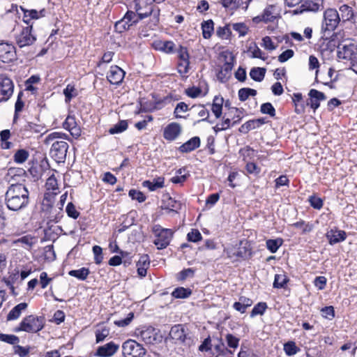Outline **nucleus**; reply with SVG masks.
Returning <instances> with one entry per match:
<instances>
[{"mask_svg": "<svg viewBox=\"0 0 357 357\" xmlns=\"http://www.w3.org/2000/svg\"><path fill=\"white\" fill-rule=\"evenodd\" d=\"M29 192L22 184H13L5 194V203L7 208L13 211L25 208L29 204Z\"/></svg>", "mask_w": 357, "mask_h": 357, "instance_id": "f257e3e1", "label": "nucleus"}, {"mask_svg": "<svg viewBox=\"0 0 357 357\" xmlns=\"http://www.w3.org/2000/svg\"><path fill=\"white\" fill-rule=\"evenodd\" d=\"M134 9L135 11L128 10L123 17L116 22L114 27L116 31L122 33L128 30L130 26L136 25L140 20L149 17L153 13L151 7H147L146 12H142L143 6L140 5L139 0L136 1Z\"/></svg>", "mask_w": 357, "mask_h": 357, "instance_id": "f03ea898", "label": "nucleus"}, {"mask_svg": "<svg viewBox=\"0 0 357 357\" xmlns=\"http://www.w3.org/2000/svg\"><path fill=\"white\" fill-rule=\"evenodd\" d=\"M66 137L64 133L54 132L49 134L45 139V144L52 143L50 155L58 163L64 162L66 158L68 144L63 140Z\"/></svg>", "mask_w": 357, "mask_h": 357, "instance_id": "7ed1b4c3", "label": "nucleus"}, {"mask_svg": "<svg viewBox=\"0 0 357 357\" xmlns=\"http://www.w3.org/2000/svg\"><path fill=\"white\" fill-rule=\"evenodd\" d=\"M44 317H38L33 314L23 318L19 326L13 329V331L18 333L24 331L26 333H38L44 328Z\"/></svg>", "mask_w": 357, "mask_h": 357, "instance_id": "20e7f679", "label": "nucleus"}, {"mask_svg": "<svg viewBox=\"0 0 357 357\" xmlns=\"http://www.w3.org/2000/svg\"><path fill=\"white\" fill-rule=\"evenodd\" d=\"M152 231L155 236L153 243L158 250L167 248L173 236V231L170 229L162 228L159 225L153 227Z\"/></svg>", "mask_w": 357, "mask_h": 357, "instance_id": "39448f33", "label": "nucleus"}, {"mask_svg": "<svg viewBox=\"0 0 357 357\" xmlns=\"http://www.w3.org/2000/svg\"><path fill=\"white\" fill-rule=\"evenodd\" d=\"M341 22L338 11L335 8H328L324 13V20L322 22V31L331 32L334 31Z\"/></svg>", "mask_w": 357, "mask_h": 357, "instance_id": "423d86ee", "label": "nucleus"}, {"mask_svg": "<svg viewBox=\"0 0 357 357\" xmlns=\"http://www.w3.org/2000/svg\"><path fill=\"white\" fill-rule=\"evenodd\" d=\"M36 39V35L33 33V25L23 27L20 33L15 35V42L20 48L32 45Z\"/></svg>", "mask_w": 357, "mask_h": 357, "instance_id": "0eeeda50", "label": "nucleus"}, {"mask_svg": "<svg viewBox=\"0 0 357 357\" xmlns=\"http://www.w3.org/2000/svg\"><path fill=\"white\" fill-rule=\"evenodd\" d=\"M146 352L142 345L133 340H126L122 345L124 357H144Z\"/></svg>", "mask_w": 357, "mask_h": 357, "instance_id": "6e6552de", "label": "nucleus"}, {"mask_svg": "<svg viewBox=\"0 0 357 357\" xmlns=\"http://www.w3.org/2000/svg\"><path fill=\"white\" fill-rule=\"evenodd\" d=\"M17 59L16 50L13 45L8 43H0V61L10 63Z\"/></svg>", "mask_w": 357, "mask_h": 357, "instance_id": "1a4fd4ad", "label": "nucleus"}, {"mask_svg": "<svg viewBox=\"0 0 357 357\" xmlns=\"http://www.w3.org/2000/svg\"><path fill=\"white\" fill-rule=\"evenodd\" d=\"M136 333L141 340L147 344H153L160 341L158 333L152 326H149L142 330L138 329Z\"/></svg>", "mask_w": 357, "mask_h": 357, "instance_id": "9d476101", "label": "nucleus"}, {"mask_svg": "<svg viewBox=\"0 0 357 357\" xmlns=\"http://www.w3.org/2000/svg\"><path fill=\"white\" fill-rule=\"evenodd\" d=\"M182 132V126L181 124L176 122H172L169 123L163 130V137L167 141H174L176 140Z\"/></svg>", "mask_w": 357, "mask_h": 357, "instance_id": "9b49d317", "label": "nucleus"}, {"mask_svg": "<svg viewBox=\"0 0 357 357\" xmlns=\"http://www.w3.org/2000/svg\"><path fill=\"white\" fill-rule=\"evenodd\" d=\"M308 96L309 99L307 100L306 105H310L314 111L319 107L320 101H323L326 99V96L323 92L314 89L310 90Z\"/></svg>", "mask_w": 357, "mask_h": 357, "instance_id": "f8f14e48", "label": "nucleus"}, {"mask_svg": "<svg viewBox=\"0 0 357 357\" xmlns=\"http://www.w3.org/2000/svg\"><path fill=\"white\" fill-rule=\"evenodd\" d=\"M234 57L230 56L229 60H226L225 63L222 66L220 70L217 74L218 79L222 82L225 83L231 77V72L234 66Z\"/></svg>", "mask_w": 357, "mask_h": 357, "instance_id": "ddd939ff", "label": "nucleus"}, {"mask_svg": "<svg viewBox=\"0 0 357 357\" xmlns=\"http://www.w3.org/2000/svg\"><path fill=\"white\" fill-rule=\"evenodd\" d=\"M356 47L354 44H339L337 46V57L341 59L350 60L355 54Z\"/></svg>", "mask_w": 357, "mask_h": 357, "instance_id": "4468645a", "label": "nucleus"}, {"mask_svg": "<svg viewBox=\"0 0 357 357\" xmlns=\"http://www.w3.org/2000/svg\"><path fill=\"white\" fill-rule=\"evenodd\" d=\"M125 77V72L117 66H111L107 79L112 84H120Z\"/></svg>", "mask_w": 357, "mask_h": 357, "instance_id": "2eb2a0df", "label": "nucleus"}, {"mask_svg": "<svg viewBox=\"0 0 357 357\" xmlns=\"http://www.w3.org/2000/svg\"><path fill=\"white\" fill-rule=\"evenodd\" d=\"M161 208L168 213L176 214L181 209V204L167 195L163 196Z\"/></svg>", "mask_w": 357, "mask_h": 357, "instance_id": "dca6fc26", "label": "nucleus"}, {"mask_svg": "<svg viewBox=\"0 0 357 357\" xmlns=\"http://www.w3.org/2000/svg\"><path fill=\"white\" fill-rule=\"evenodd\" d=\"M119 345L114 342H108L99 347L95 354V356L100 357H109L113 356L119 349Z\"/></svg>", "mask_w": 357, "mask_h": 357, "instance_id": "f3484780", "label": "nucleus"}, {"mask_svg": "<svg viewBox=\"0 0 357 357\" xmlns=\"http://www.w3.org/2000/svg\"><path fill=\"white\" fill-rule=\"evenodd\" d=\"M13 83L8 77H2L0 81V93L3 96L1 98L7 100L13 92Z\"/></svg>", "mask_w": 357, "mask_h": 357, "instance_id": "a211bd4d", "label": "nucleus"}, {"mask_svg": "<svg viewBox=\"0 0 357 357\" xmlns=\"http://www.w3.org/2000/svg\"><path fill=\"white\" fill-rule=\"evenodd\" d=\"M63 126L66 130H68L73 137H78L80 136L81 130L74 116H68L63 122Z\"/></svg>", "mask_w": 357, "mask_h": 357, "instance_id": "6ab92c4d", "label": "nucleus"}, {"mask_svg": "<svg viewBox=\"0 0 357 357\" xmlns=\"http://www.w3.org/2000/svg\"><path fill=\"white\" fill-rule=\"evenodd\" d=\"M339 11L340 13L341 22L343 23L348 21L356 22V15L351 6L347 4L342 5L339 8Z\"/></svg>", "mask_w": 357, "mask_h": 357, "instance_id": "aec40b11", "label": "nucleus"}, {"mask_svg": "<svg viewBox=\"0 0 357 357\" xmlns=\"http://www.w3.org/2000/svg\"><path fill=\"white\" fill-rule=\"evenodd\" d=\"M330 245H334L340 242L344 241L347 238V234L342 230H331L326 235Z\"/></svg>", "mask_w": 357, "mask_h": 357, "instance_id": "412c9836", "label": "nucleus"}, {"mask_svg": "<svg viewBox=\"0 0 357 357\" xmlns=\"http://www.w3.org/2000/svg\"><path fill=\"white\" fill-rule=\"evenodd\" d=\"M200 146V139L199 137H193L179 146L178 151L181 153L191 152Z\"/></svg>", "mask_w": 357, "mask_h": 357, "instance_id": "4be33fe9", "label": "nucleus"}, {"mask_svg": "<svg viewBox=\"0 0 357 357\" xmlns=\"http://www.w3.org/2000/svg\"><path fill=\"white\" fill-rule=\"evenodd\" d=\"M169 336L173 340L183 342L185 339V333L184 328L181 324H177L172 327Z\"/></svg>", "mask_w": 357, "mask_h": 357, "instance_id": "5701e85b", "label": "nucleus"}, {"mask_svg": "<svg viewBox=\"0 0 357 357\" xmlns=\"http://www.w3.org/2000/svg\"><path fill=\"white\" fill-rule=\"evenodd\" d=\"M262 15L263 22L267 23L273 22L277 16L279 15L276 6L274 5H269L264 10Z\"/></svg>", "mask_w": 357, "mask_h": 357, "instance_id": "b1692460", "label": "nucleus"}, {"mask_svg": "<svg viewBox=\"0 0 357 357\" xmlns=\"http://www.w3.org/2000/svg\"><path fill=\"white\" fill-rule=\"evenodd\" d=\"M26 303H20L15 305L8 314L7 315V321H13L17 319L22 311L25 310L27 308Z\"/></svg>", "mask_w": 357, "mask_h": 357, "instance_id": "393cba45", "label": "nucleus"}, {"mask_svg": "<svg viewBox=\"0 0 357 357\" xmlns=\"http://www.w3.org/2000/svg\"><path fill=\"white\" fill-rule=\"evenodd\" d=\"M165 178L160 176L154 178L152 181L146 180L142 183L144 188H147L150 191H155L158 188L164 187Z\"/></svg>", "mask_w": 357, "mask_h": 357, "instance_id": "a878e982", "label": "nucleus"}, {"mask_svg": "<svg viewBox=\"0 0 357 357\" xmlns=\"http://www.w3.org/2000/svg\"><path fill=\"white\" fill-rule=\"evenodd\" d=\"M266 72L264 68L254 67L250 71V76L255 82H260L264 79Z\"/></svg>", "mask_w": 357, "mask_h": 357, "instance_id": "bb28decb", "label": "nucleus"}, {"mask_svg": "<svg viewBox=\"0 0 357 357\" xmlns=\"http://www.w3.org/2000/svg\"><path fill=\"white\" fill-rule=\"evenodd\" d=\"M223 98L215 96L211 105L212 112L216 118H220L222 115Z\"/></svg>", "mask_w": 357, "mask_h": 357, "instance_id": "cd10ccee", "label": "nucleus"}, {"mask_svg": "<svg viewBox=\"0 0 357 357\" xmlns=\"http://www.w3.org/2000/svg\"><path fill=\"white\" fill-rule=\"evenodd\" d=\"M190 109H194L197 112V114L199 117L202 119L199 121H197V123H199L201 121H208V119L209 117V112L208 109H206L204 105H192L190 108ZM209 122V121H208ZM211 123L212 122L210 121Z\"/></svg>", "mask_w": 357, "mask_h": 357, "instance_id": "c85d7f7f", "label": "nucleus"}, {"mask_svg": "<svg viewBox=\"0 0 357 357\" xmlns=\"http://www.w3.org/2000/svg\"><path fill=\"white\" fill-rule=\"evenodd\" d=\"M213 22L211 20H208L206 21H204L202 24V35L205 39H208L211 38L214 28H213Z\"/></svg>", "mask_w": 357, "mask_h": 357, "instance_id": "c756f323", "label": "nucleus"}, {"mask_svg": "<svg viewBox=\"0 0 357 357\" xmlns=\"http://www.w3.org/2000/svg\"><path fill=\"white\" fill-rule=\"evenodd\" d=\"M90 273L88 268H81L77 270H71L68 272V275L77 278L79 280H85Z\"/></svg>", "mask_w": 357, "mask_h": 357, "instance_id": "7c9ffc66", "label": "nucleus"}, {"mask_svg": "<svg viewBox=\"0 0 357 357\" xmlns=\"http://www.w3.org/2000/svg\"><path fill=\"white\" fill-rule=\"evenodd\" d=\"M155 48L165 53L172 54L174 52L175 44L172 41H160Z\"/></svg>", "mask_w": 357, "mask_h": 357, "instance_id": "2f4dec72", "label": "nucleus"}, {"mask_svg": "<svg viewBox=\"0 0 357 357\" xmlns=\"http://www.w3.org/2000/svg\"><path fill=\"white\" fill-rule=\"evenodd\" d=\"M218 344L214 345V350L215 353H213V355H215V357L219 356H227L228 354H231L232 351L229 350L225 347L224 342L222 339H218Z\"/></svg>", "mask_w": 357, "mask_h": 357, "instance_id": "473e14b6", "label": "nucleus"}, {"mask_svg": "<svg viewBox=\"0 0 357 357\" xmlns=\"http://www.w3.org/2000/svg\"><path fill=\"white\" fill-rule=\"evenodd\" d=\"M283 349L288 356H292L298 353L301 350L294 341H288L284 343Z\"/></svg>", "mask_w": 357, "mask_h": 357, "instance_id": "72a5a7b5", "label": "nucleus"}, {"mask_svg": "<svg viewBox=\"0 0 357 357\" xmlns=\"http://www.w3.org/2000/svg\"><path fill=\"white\" fill-rule=\"evenodd\" d=\"M256 95L257 91L250 88H242L238 92V98L242 102L247 100L250 96H255Z\"/></svg>", "mask_w": 357, "mask_h": 357, "instance_id": "f704fd0d", "label": "nucleus"}, {"mask_svg": "<svg viewBox=\"0 0 357 357\" xmlns=\"http://www.w3.org/2000/svg\"><path fill=\"white\" fill-rule=\"evenodd\" d=\"M128 128V122L126 120H121L114 126L109 128V132L111 135L121 133Z\"/></svg>", "mask_w": 357, "mask_h": 357, "instance_id": "c9c22d12", "label": "nucleus"}, {"mask_svg": "<svg viewBox=\"0 0 357 357\" xmlns=\"http://www.w3.org/2000/svg\"><path fill=\"white\" fill-rule=\"evenodd\" d=\"M29 153L25 149L17 150L13 155L15 162L17 164L24 163L29 158Z\"/></svg>", "mask_w": 357, "mask_h": 357, "instance_id": "e433bc0d", "label": "nucleus"}, {"mask_svg": "<svg viewBox=\"0 0 357 357\" xmlns=\"http://www.w3.org/2000/svg\"><path fill=\"white\" fill-rule=\"evenodd\" d=\"M282 244V240L281 238L266 241V248L271 253H275Z\"/></svg>", "mask_w": 357, "mask_h": 357, "instance_id": "4c0bfd02", "label": "nucleus"}, {"mask_svg": "<svg viewBox=\"0 0 357 357\" xmlns=\"http://www.w3.org/2000/svg\"><path fill=\"white\" fill-rule=\"evenodd\" d=\"M178 57L180 61H183V64H185V66L187 65H190V56L188 52V50L185 47H183L181 45L179 46V48L177 50Z\"/></svg>", "mask_w": 357, "mask_h": 357, "instance_id": "58836bf2", "label": "nucleus"}, {"mask_svg": "<svg viewBox=\"0 0 357 357\" xmlns=\"http://www.w3.org/2000/svg\"><path fill=\"white\" fill-rule=\"evenodd\" d=\"M191 293L192 291L189 289H185L184 287H177L173 291L172 295L176 298H188L191 294Z\"/></svg>", "mask_w": 357, "mask_h": 357, "instance_id": "ea45409f", "label": "nucleus"}, {"mask_svg": "<svg viewBox=\"0 0 357 357\" xmlns=\"http://www.w3.org/2000/svg\"><path fill=\"white\" fill-rule=\"evenodd\" d=\"M288 278L285 275L283 274H276L275 275V280L273 282V287L274 288H284V285L288 282Z\"/></svg>", "mask_w": 357, "mask_h": 357, "instance_id": "a19ab883", "label": "nucleus"}, {"mask_svg": "<svg viewBox=\"0 0 357 357\" xmlns=\"http://www.w3.org/2000/svg\"><path fill=\"white\" fill-rule=\"evenodd\" d=\"M267 308V305L264 302L258 303L250 312V317L252 318L257 315H262Z\"/></svg>", "mask_w": 357, "mask_h": 357, "instance_id": "79ce46f5", "label": "nucleus"}, {"mask_svg": "<svg viewBox=\"0 0 357 357\" xmlns=\"http://www.w3.org/2000/svg\"><path fill=\"white\" fill-rule=\"evenodd\" d=\"M0 341L12 344L14 347L15 344L19 343L20 339L15 335L0 333Z\"/></svg>", "mask_w": 357, "mask_h": 357, "instance_id": "37998d69", "label": "nucleus"}, {"mask_svg": "<svg viewBox=\"0 0 357 357\" xmlns=\"http://www.w3.org/2000/svg\"><path fill=\"white\" fill-rule=\"evenodd\" d=\"M319 66H320V64H319L318 59L314 55H310L309 57V69L310 70L316 69V72H315V82H319L317 76H318Z\"/></svg>", "mask_w": 357, "mask_h": 357, "instance_id": "c03bdc74", "label": "nucleus"}, {"mask_svg": "<svg viewBox=\"0 0 357 357\" xmlns=\"http://www.w3.org/2000/svg\"><path fill=\"white\" fill-rule=\"evenodd\" d=\"M241 245H242V243H241ZM232 255L238 258L245 259L250 255V251L246 246L240 245L233 252Z\"/></svg>", "mask_w": 357, "mask_h": 357, "instance_id": "a18cd8bd", "label": "nucleus"}, {"mask_svg": "<svg viewBox=\"0 0 357 357\" xmlns=\"http://www.w3.org/2000/svg\"><path fill=\"white\" fill-rule=\"evenodd\" d=\"M302 11H312L316 12L319 10L320 5L318 3L312 1H305L301 6Z\"/></svg>", "mask_w": 357, "mask_h": 357, "instance_id": "49530a36", "label": "nucleus"}, {"mask_svg": "<svg viewBox=\"0 0 357 357\" xmlns=\"http://www.w3.org/2000/svg\"><path fill=\"white\" fill-rule=\"evenodd\" d=\"M257 126L254 119L249 120L243 123L240 128L239 131L243 133H248L249 131L257 128Z\"/></svg>", "mask_w": 357, "mask_h": 357, "instance_id": "de8ad7c7", "label": "nucleus"}, {"mask_svg": "<svg viewBox=\"0 0 357 357\" xmlns=\"http://www.w3.org/2000/svg\"><path fill=\"white\" fill-rule=\"evenodd\" d=\"M260 112L262 114L270 115L271 117L275 116V109L270 102L263 103L260 107Z\"/></svg>", "mask_w": 357, "mask_h": 357, "instance_id": "09e8293b", "label": "nucleus"}, {"mask_svg": "<svg viewBox=\"0 0 357 357\" xmlns=\"http://www.w3.org/2000/svg\"><path fill=\"white\" fill-rule=\"evenodd\" d=\"M14 354L18 355L20 357H26L30 351V347H24L17 344L13 347Z\"/></svg>", "mask_w": 357, "mask_h": 357, "instance_id": "8fccbe9b", "label": "nucleus"}, {"mask_svg": "<svg viewBox=\"0 0 357 357\" xmlns=\"http://www.w3.org/2000/svg\"><path fill=\"white\" fill-rule=\"evenodd\" d=\"M202 234L198 229H192L187 235V239L190 242H198L202 240Z\"/></svg>", "mask_w": 357, "mask_h": 357, "instance_id": "3c124183", "label": "nucleus"}, {"mask_svg": "<svg viewBox=\"0 0 357 357\" xmlns=\"http://www.w3.org/2000/svg\"><path fill=\"white\" fill-rule=\"evenodd\" d=\"M94 255V261L96 264L102 263L103 259L102 249L99 245H94L92 248Z\"/></svg>", "mask_w": 357, "mask_h": 357, "instance_id": "603ef678", "label": "nucleus"}, {"mask_svg": "<svg viewBox=\"0 0 357 357\" xmlns=\"http://www.w3.org/2000/svg\"><path fill=\"white\" fill-rule=\"evenodd\" d=\"M188 109H189L188 105L185 102H178L176 105V107L174 109V114L175 116V118L176 119L182 118L183 116L179 115L178 114L181 113V112H185Z\"/></svg>", "mask_w": 357, "mask_h": 357, "instance_id": "864d4df0", "label": "nucleus"}, {"mask_svg": "<svg viewBox=\"0 0 357 357\" xmlns=\"http://www.w3.org/2000/svg\"><path fill=\"white\" fill-rule=\"evenodd\" d=\"M221 3L223 7L232 10H236L241 6L240 1L238 0H221Z\"/></svg>", "mask_w": 357, "mask_h": 357, "instance_id": "5fc2aeb1", "label": "nucleus"}, {"mask_svg": "<svg viewBox=\"0 0 357 357\" xmlns=\"http://www.w3.org/2000/svg\"><path fill=\"white\" fill-rule=\"evenodd\" d=\"M52 207L53 201L52 200V198L45 196L41 204L42 211L46 213H50Z\"/></svg>", "mask_w": 357, "mask_h": 357, "instance_id": "6e6d98bb", "label": "nucleus"}, {"mask_svg": "<svg viewBox=\"0 0 357 357\" xmlns=\"http://www.w3.org/2000/svg\"><path fill=\"white\" fill-rule=\"evenodd\" d=\"M96 342H102L109 334V328L103 327L101 330L96 331Z\"/></svg>", "mask_w": 357, "mask_h": 357, "instance_id": "4d7b16f0", "label": "nucleus"}, {"mask_svg": "<svg viewBox=\"0 0 357 357\" xmlns=\"http://www.w3.org/2000/svg\"><path fill=\"white\" fill-rule=\"evenodd\" d=\"M321 315L323 317L329 320L335 317V310L333 306H326L321 310Z\"/></svg>", "mask_w": 357, "mask_h": 357, "instance_id": "13d9d810", "label": "nucleus"}, {"mask_svg": "<svg viewBox=\"0 0 357 357\" xmlns=\"http://www.w3.org/2000/svg\"><path fill=\"white\" fill-rule=\"evenodd\" d=\"M134 318V313L130 312L128 314L127 317L114 321V324L119 327H125L128 326Z\"/></svg>", "mask_w": 357, "mask_h": 357, "instance_id": "bf43d9fd", "label": "nucleus"}, {"mask_svg": "<svg viewBox=\"0 0 357 357\" xmlns=\"http://www.w3.org/2000/svg\"><path fill=\"white\" fill-rule=\"evenodd\" d=\"M75 89L73 86L70 84L67 85L66 88L63 90V94L65 96L66 102H70L73 97L77 96L76 93H74Z\"/></svg>", "mask_w": 357, "mask_h": 357, "instance_id": "052dcab7", "label": "nucleus"}, {"mask_svg": "<svg viewBox=\"0 0 357 357\" xmlns=\"http://www.w3.org/2000/svg\"><path fill=\"white\" fill-rule=\"evenodd\" d=\"M293 227L301 229L303 233L310 232L312 230V225L306 224L303 220L296 222L292 225Z\"/></svg>", "mask_w": 357, "mask_h": 357, "instance_id": "680f3d73", "label": "nucleus"}, {"mask_svg": "<svg viewBox=\"0 0 357 357\" xmlns=\"http://www.w3.org/2000/svg\"><path fill=\"white\" fill-rule=\"evenodd\" d=\"M129 196L132 199H136L139 202H143L146 200V196L142 192L135 189H131L129 191Z\"/></svg>", "mask_w": 357, "mask_h": 357, "instance_id": "e2e57ef3", "label": "nucleus"}, {"mask_svg": "<svg viewBox=\"0 0 357 357\" xmlns=\"http://www.w3.org/2000/svg\"><path fill=\"white\" fill-rule=\"evenodd\" d=\"M66 211L68 215L73 219H77L79 215V213L76 210L75 206L72 202H69L67 204Z\"/></svg>", "mask_w": 357, "mask_h": 357, "instance_id": "0e129e2a", "label": "nucleus"}, {"mask_svg": "<svg viewBox=\"0 0 357 357\" xmlns=\"http://www.w3.org/2000/svg\"><path fill=\"white\" fill-rule=\"evenodd\" d=\"M310 206L315 209H321L323 206V200L316 196H310L308 199Z\"/></svg>", "mask_w": 357, "mask_h": 357, "instance_id": "69168bd1", "label": "nucleus"}, {"mask_svg": "<svg viewBox=\"0 0 357 357\" xmlns=\"http://www.w3.org/2000/svg\"><path fill=\"white\" fill-rule=\"evenodd\" d=\"M239 340H240L239 338L234 336L231 334H227L226 335V341H227V345L230 348L236 349L238 346Z\"/></svg>", "mask_w": 357, "mask_h": 357, "instance_id": "338daca9", "label": "nucleus"}, {"mask_svg": "<svg viewBox=\"0 0 357 357\" xmlns=\"http://www.w3.org/2000/svg\"><path fill=\"white\" fill-rule=\"evenodd\" d=\"M45 186L48 190H54L58 188L57 180L54 174L50 176L46 181Z\"/></svg>", "mask_w": 357, "mask_h": 357, "instance_id": "774afa93", "label": "nucleus"}]
</instances>
